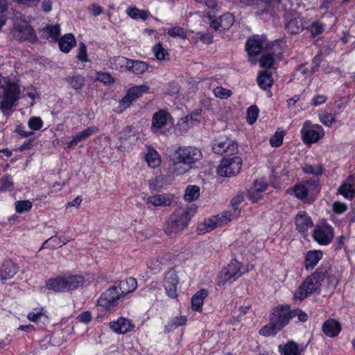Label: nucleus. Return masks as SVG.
Here are the masks:
<instances>
[{
	"label": "nucleus",
	"mask_w": 355,
	"mask_h": 355,
	"mask_svg": "<svg viewBox=\"0 0 355 355\" xmlns=\"http://www.w3.org/2000/svg\"><path fill=\"white\" fill-rule=\"evenodd\" d=\"M196 209L180 207L176 209L168 217L164 227L167 235L176 234L184 230L194 215Z\"/></svg>",
	"instance_id": "f257e3e1"
},
{
	"label": "nucleus",
	"mask_w": 355,
	"mask_h": 355,
	"mask_svg": "<svg viewBox=\"0 0 355 355\" xmlns=\"http://www.w3.org/2000/svg\"><path fill=\"white\" fill-rule=\"evenodd\" d=\"M94 281L93 276H82L78 275H58L49 279L46 282L47 288H64L92 286V282Z\"/></svg>",
	"instance_id": "f03ea898"
},
{
	"label": "nucleus",
	"mask_w": 355,
	"mask_h": 355,
	"mask_svg": "<svg viewBox=\"0 0 355 355\" xmlns=\"http://www.w3.org/2000/svg\"><path fill=\"white\" fill-rule=\"evenodd\" d=\"M19 89L14 83H10L8 80L0 75V98L1 106L3 110H9L17 100Z\"/></svg>",
	"instance_id": "7ed1b4c3"
},
{
	"label": "nucleus",
	"mask_w": 355,
	"mask_h": 355,
	"mask_svg": "<svg viewBox=\"0 0 355 355\" xmlns=\"http://www.w3.org/2000/svg\"><path fill=\"white\" fill-rule=\"evenodd\" d=\"M244 273L241 270V264L236 259H232L227 267L224 268L218 277L219 286H225L227 283L232 282Z\"/></svg>",
	"instance_id": "20e7f679"
},
{
	"label": "nucleus",
	"mask_w": 355,
	"mask_h": 355,
	"mask_svg": "<svg viewBox=\"0 0 355 355\" xmlns=\"http://www.w3.org/2000/svg\"><path fill=\"white\" fill-rule=\"evenodd\" d=\"M241 166L242 159L240 157H225L220 161L216 171L221 177L230 178L240 172Z\"/></svg>",
	"instance_id": "39448f33"
},
{
	"label": "nucleus",
	"mask_w": 355,
	"mask_h": 355,
	"mask_svg": "<svg viewBox=\"0 0 355 355\" xmlns=\"http://www.w3.org/2000/svg\"><path fill=\"white\" fill-rule=\"evenodd\" d=\"M12 34L14 39L20 42L28 40L35 43L37 41L35 31L26 21H15Z\"/></svg>",
	"instance_id": "423d86ee"
},
{
	"label": "nucleus",
	"mask_w": 355,
	"mask_h": 355,
	"mask_svg": "<svg viewBox=\"0 0 355 355\" xmlns=\"http://www.w3.org/2000/svg\"><path fill=\"white\" fill-rule=\"evenodd\" d=\"M303 141L306 144L317 142L324 135L322 126L318 124H312L310 121H306L301 129Z\"/></svg>",
	"instance_id": "0eeeda50"
},
{
	"label": "nucleus",
	"mask_w": 355,
	"mask_h": 355,
	"mask_svg": "<svg viewBox=\"0 0 355 355\" xmlns=\"http://www.w3.org/2000/svg\"><path fill=\"white\" fill-rule=\"evenodd\" d=\"M125 294L121 290H105L98 300V304L105 309H112Z\"/></svg>",
	"instance_id": "6e6552de"
},
{
	"label": "nucleus",
	"mask_w": 355,
	"mask_h": 355,
	"mask_svg": "<svg viewBox=\"0 0 355 355\" xmlns=\"http://www.w3.org/2000/svg\"><path fill=\"white\" fill-rule=\"evenodd\" d=\"M178 159H182V162L187 164L189 166L200 160L202 157L200 149L193 146H180L174 153Z\"/></svg>",
	"instance_id": "1a4fd4ad"
},
{
	"label": "nucleus",
	"mask_w": 355,
	"mask_h": 355,
	"mask_svg": "<svg viewBox=\"0 0 355 355\" xmlns=\"http://www.w3.org/2000/svg\"><path fill=\"white\" fill-rule=\"evenodd\" d=\"M212 149L216 154L234 155L238 151V145L226 136H220L212 142Z\"/></svg>",
	"instance_id": "9d476101"
},
{
	"label": "nucleus",
	"mask_w": 355,
	"mask_h": 355,
	"mask_svg": "<svg viewBox=\"0 0 355 355\" xmlns=\"http://www.w3.org/2000/svg\"><path fill=\"white\" fill-rule=\"evenodd\" d=\"M292 319V313L288 304L278 305L270 313V321H273L282 329Z\"/></svg>",
	"instance_id": "9b49d317"
},
{
	"label": "nucleus",
	"mask_w": 355,
	"mask_h": 355,
	"mask_svg": "<svg viewBox=\"0 0 355 355\" xmlns=\"http://www.w3.org/2000/svg\"><path fill=\"white\" fill-rule=\"evenodd\" d=\"M327 275V268L322 266L312 275L309 276L299 288H318Z\"/></svg>",
	"instance_id": "f8f14e48"
},
{
	"label": "nucleus",
	"mask_w": 355,
	"mask_h": 355,
	"mask_svg": "<svg viewBox=\"0 0 355 355\" xmlns=\"http://www.w3.org/2000/svg\"><path fill=\"white\" fill-rule=\"evenodd\" d=\"M312 236L320 245H327L334 238V230L330 226H320L314 230Z\"/></svg>",
	"instance_id": "ddd939ff"
},
{
	"label": "nucleus",
	"mask_w": 355,
	"mask_h": 355,
	"mask_svg": "<svg viewBox=\"0 0 355 355\" xmlns=\"http://www.w3.org/2000/svg\"><path fill=\"white\" fill-rule=\"evenodd\" d=\"M311 187H313V191L315 193H318L320 191L318 182L315 180H309L306 182L304 184H295L293 187L295 196L299 199L306 198Z\"/></svg>",
	"instance_id": "4468645a"
},
{
	"label": "nucleus",
	"mask_w": 355,
	"mask_h": 355,
	"mask_svg": "<svg viewBox=\"0 0 355 355\" xmlns=\"http://www.w3.org/2000/svg\"><path fill=\"white\" fill-rule=\"evenodd\" d=\"M172 121L173 119L168 111L159 110L153 115L151 128L157 130L162 129Z\"/></svg>",
	"instance_id": "2eb2a0df"
},
{
	"label": "nucleus",
	"mask_w": 355,
	"mask_h": 355,
	"mask_svg": "<svg viewBox=\"0 0 355 355\" xmlns=\"http://www.w3.org/2000/svg\"><path fill=\"white\" fill-rule=\"evenodd\" d=\"M267 45L265 38L259 36H253L247 40L245 49L250 56H256Z\"/></svg>",
	"instance_id": "dca6fc26"
},
{
	"label": "nucleus",
	"mask_w": 355,
	"mask_h": 355,
	"mask_svg": "<svg viewBox=\"0 0 355 355\" xmlns=\"http://www.w3.org/2000/svg\"><path fill=\"white\" fill-rule=\"evenodd\" d=\"M190 168V166L182 162V159H178V157L173 154L171 163L168 168V173L173 176H178L186 173Z\"/></svg>",
	"instance_id": "f3484780"
},
{
	"label": "nucleus",
	"mask_w": 355,
	"mask_h": 355,
	"mask_svg": "<svg viewBox=\"0 0 355 355\" xmlns=\"http://www.w3.org/2000/svg\"><path fill=\"white\" fill-rule=\"evenodd\" d=\"M110 327L116 334H126L135 328L131 320L125 318H119L115 321L110 322Z\"/></svg>",
	"instance_id": "a211bd4d"
},
{
	"label": "nucleus",
	"mask_w": 355,
	"mask_h": 355,
	"mask_svg": "<svg viewBox=\"0 0 355 355\" xmlns=\"http://www.w3.org/2000/svg\"><path fill=\"white\" fill-rule=\"evenodd\" d=\"M201 118V110H197L189 115L182 118L178 123V126L182 128L184 132L193 125L200 122Z\"/></svg>",
	"instance_id": "6ab92c4d"
},
{
	"label": "nucleus",
	"mask_w": 355,
	"mask_h": 355,
	"mask_svg": "<svg viewBox=\"0 0 355 355\" xmlns=\"http://www.w3.org/2000/svg\"><path fill=\"white\" fill-rule=\"evenodd\" d=\"M18 271V267L11 260L3 261L0 268V279L3 283L13 277Z\"/></svg>",
	"instance_id": "aec40b11"
},
{
	"label": "nucleus",
	"mask_w": 355,
	"mask_h": 355,
	"mask_svg": "<svg viewBox=\"0 0 355 355\" xmlns=\"http://www.w3.org/2000/svg\"><path fill=\"white\" fill-rule=\"evenodd\" d=\"M278 352L280 355H302L304 348L293 340L288 341L278 346Z\"/></svg>",
	"instance_id": "412c9836"
},
{
	"label": "nucleus",
	"mask_w": 355,
	"mask_h": 355,
	"mask_svg": "<svg viewBox=\"0 0 355 355\" xmlns=\"http://www.w3.org/2000/svg\"><path fill=\"white\" fill-rule=\"evenodd\" d=\"M172 201V195L169 193H163L149 196L146 200V204L154 207L170 206Z\"/></svg>",
	"instance_id": "4be33fe9"
},
{
	"label": "nucleus",
	"mask_w": 355,
	"mask_h": 355,
	"mask_svg": "<svg viewBox=\"0 0 355 355\" xmlns=\"http://www.w3.org/2000/svg\"><path fill=\"white\" fill-rule=\"evenodd\" d=\"M295 225L297 230L305 235L308 228L312 227L313 224L305 211H300L295 216Z\"/></svg>",
	"instance_id": "5701e85b"
},
{
	"label": "nucleus",
	"mask_w": 355,
	"mask_h": 355,
	"mask_svg": "<svg viewBox=\"0 0 355 355\" xmlns=\"http://www.w3.org/2000/svg\"><path fill=\"white\" fill-rule=\"evenodd\" d=\"M98 131V128L95 126L88 127L84 130L79 132L77 135L73 137V139L71 141L68 143V148H74L78 143L86 140L93 134L96 133Z\"/></svg>",
	"instance_id": "b1692460"
},
{
	"label": "nucleus",
	"mask_w": 355,
	"mask_h": 355,
	"mask_svg": "<svg viewBox=\"0 0 355 355\" xmlns=\"http://www.w3.org/2000/svg\"><path fill=\"white\" fill-rule=\"evenodd\" d=\"M221 225V221L219 220V215L214 216L204 223H200L197 227V232L198 234H204L207 232H211L218 226Z\"/></svg>",
	"instance_id": "393cba45"
},
{
	"label": "nucleus",
	"mask_w": 355,
	"mask_h": 355,
	"mask_svg": "<svg viewBox=\"0 0 355 355\" xmlns=\"http://www.w3.org/2000/svg\"><path fill=\"white\" fill-rule=\"evenodd\" d=\"M323 253L321 250H310L307 252L304 261V267L306 270L313 269L320 260L322 259Z\"/></svg>",
	"instance_id": "a878e982"
},
{
	"label": "nucleus",
	"mask_w": 355,
	"mask_h": 355,
	"mask_svg": "<svg viewBox=\"0 0 355 355\" xmlns=\"http://www.w3.org/2000/svg\"><path fill=\"white\" fill-rule=\"evenodd\" d=\"M340 325L335 320L330 319L327 320L322 325L324 334L329 337H335L340 331Z\"/></svg>",
	"instance_id": "bb28decb"
},
{
	"label": "nucleus",
	"mask_w": 355,
	"mask_h": 355,
	"mask_svg": "<svg viewBox=\"0 0 355 355\" xmlns=\"http://www.w3.org/2000/svg\"><path fill=\"white\" fill-rule=\"evenodd\" d=\"M58 44L60 51L67 53L76 44V40L73 34L67 33L58 40Z\"/></svg>",
	"instance_id": "cd10ccee"
},
{
	"label": "nucleus",
	"mask_w": 355,
	"mask_h": 355,
	"mask_svg": "<svg viewBox=\"0 0 355 355\" xmlns=\"http://www.w3.org/2000/svg\"><path fill=\"white\" fill-rule=\"evenodd\" d=\"M179 284V277L175 269L168 270L164 276L163 285L164 288H176Z\"/></svg>",
	"instance_id": "c85d7f7f"
},
{
	"label": "nucleus",
	"mask_w": 355,
	"mask_h": 355,
	"mask_svg": "<svg viewBox=\"0 0 355 355\" xmlns=\"http://www.w3.org/2000/svg\"><path fill=\"white\" fill-rule=\"evenodd\" d=\"M60 33V28L58 24L46 25L41 30V37L44 39L52 38L57 40Z\"/></svg>",
	"instance_id": "c756f323"
},
{
	"label": "nucleus",
	"mask_w": 355,
	"mask_h": 355,
	"mask_svg": "<svg viewBox=\"0 0 355 355\" xmlns=\"http://www.w3.org/2000/svg\"><path fill=\"white\" fill-rule=\"evenodd\" d=\"M148 69V65L144 61L130 60L128 63L127 71L135 74H142Z\"/></svg>",
	"instance_id": "7c9ffc66"
},
{
	"label": "nucleus",
	"mask_w": 355,
	"mask_h": 355,
	"mask_svg": "<svg viewBox=\"0 0 355 355\" xmlns=\"http://www.w3.org/2000/svg\"><path fill=\"white\" fill-rule=\"evenodd\" d=\"M207 296V290H200L191 298V308L199 311L202 309L205 298Z\"/></svg>",
	"instance_id": "2f4dec72"
},
{
	"label": "nucleus",
	"mask_w": 355,
	"mask_h": 355,
	"mask_svg": "<svg viewBox=\"0 0 355 355\" xmlns=\"http://www.w3.org/2000/svg\"><path fill=\"white\" fill-rule=\"evenodd\" d=\"M304 28L302 20L300 17L291 19L286 25V29L291 34H297Z\"/></svg>",
	"instance_id": "473e14b6"
},
{
	"label": "nucleus",
	"mask_w": 355,
	"mask_h": 355,
	"mask_svg": "<svg viewBox=\"0 0 355 355\" xmlns=\"http://www.w3.org/2000/svg\"><path fill=\"white\" fill-rule=\"evenodd\" d=\"M272 83L273 80L271 73L267 71H262L259 73L257 83L261 89L267 90L271 87Z\"/></svg>",
	"instance_id": "72a5a7b5"
},
{
	"label": "nucleus",
	"mask_w": 355,
	"mask_h": 355,
	"mask_svg": "<svg viewBox=\"0 0 355 355\" xmlns=\"http://www.w3.org/2000/svg\"><path fill=\"white\" fill-rule=\"evenodd\" d=\"M282 329L277 324H275L273 321H270V322L263 327H262L259 329V334L261 336L268 337L275 336L279 331H280Z\"/></svg>",
	"instance_id": "f704fd0d"
},
{
	"label": "nucleus",
	"mask_w": 355,
	"mask_h": 355,
	"mask_svg": "<svg viewBox=\"0 0 355 355\" xmlns=\"http://www.w3.org/2000/svg\"><path fill=\"white\" fill-rule=\"evenodd\" d=\"M137 281L134 277H128L124 280L115 282L109 288H137Z\"/></svg>",
	"instance_id": "c9c22d12"
},
{
	"label": "nucleus",
	"mask_w": 355,
	"mask_h": 355,
	"mask_svg": "<svg viewBox=\"0 0 355 355\" xmlns=\"http://www.w3.org/2000/svg\"><path fill=\"white\" fill-rule=\"evenodd\" d=\"M146 161L148 166L151 168H156L159 166L161 159L158 153L154 149H148V151L145 157Z\"/></svg>",
	"instance_id": "e433bc0d"
},
{
	"label": "nucleus",
	"mask_w": 355,
	"mask_h": 355,
	"mask_svg": "<svg viewBox=\"0 0 355 355\" xmlns=\"http://www.w3.org/2000/svg\"><path fill=\"white\" fill-rule=\"evenodd\" d=\"M187 318L186 316L175 317L171 320L168 324L165 326V331L170 332L179 327L186 324Z\"/></svg>",
	"instance_id": "4c0bfd02"
},
{
	"label": "nucleus",
	"mask_w": 355,
	"mask_h": 355,
	"mask_svg": "<svg viewBox=\"0 0 355 355\" xmlns=\"http://www.w3.org/2000/svg\"><path fill=\"white\" fill-rule=\"evenodd\" d=\"M126 12L129 17L132 19H141L145 21L148 17V12L144 10H140L136 7L128 8Z\"/></svg>",
	"instance_id": "58836bf2"
},
{
	"label": "nucleus",
	"mask_w": 355,
	"mask_h": 355,
	"mask_svg": "<svg viewBox=\"0 0 355 355\" xmlns=\"http://www.w3.org/2000/svg\"><path fill=\"white\" fill-rule=\"evenodd\" d=\"M129 61L130 59L123 56L115 57L110 60L111 67L116 70H121L123 67L127 69Z\"/></svg>",
	"instance_id": "ea45409f"
},
{
	"label": "nucleus",
	"mask_w": 355,
	"mask_h": 355,
	"mask_svg": "<svg viewBox=\"0 0 355 355\" xmlns=\"http://www.w3.org/2000/svg\"><path fill=\"white\" fill-rule=\"evenodd\" d=\"M200 196V189L198 186L196 185H190L187 187L184 193V199L186 201H193L196 199Z\"/></svg>",
	"instance_id": "a19ab883"
},
{
	"label": "nucleus",
	"mask_w": 355,
	"mask_h": 355,
	"mask_svg": "<svg viewBox=\"0 0 355 355\" xmlns=\"http://www.w3.org/2000/svg\"><path fill=\"white\" fill-rule=\"evenodd\" d=\"M66 80L75 89H82L85 82V78L79 75L69 76Z\"/></svg>",
	"instance_id": "79ce46f5"
},
{
	"label": "nucleus",
	"mask_w": 355,
	"mask_h": 355,
	"mask_svg": "<svg viewBox=\"0 0 355 355\" xmlns=\"http://www.w3.org/2000/svg\"><path fill=\"white\" fill-rule=\"evenodd\" d=\"M150 87L147 85H141L134 86L128 89L133 98L136 99L141 97L144 94L148 93Z\"/></svg>",
	"instance_id": "37998d69"
},
{
	"label": "nucleus",
	"mask_w": 355,
	"mask_h": 355,
	"mask_svg": "<svg viewBox=\"0 0 355 355\" xmlns=\"http://www.w3.org/2000/svg\"><path fill=\"white\" fill-rule=\"evenodd\" d=\"M153 51L159 60H165L168 57L167 50L163 47L160 42L153 46Z\"/></svg>",
	"instance_id": "c03bdc74"
},
{
	"label": "nucleus",
	"mask_w": 355,
	"mask_h": 355,
	"mask_svg": "<svg viewBox=\"0 0 355 355\" xmlns=\"http://www.w3.org/2000/svg\"><path fill=\"white\" fill-rule=\"evenodd\" d=\"M234 19L232 14L227 12L220 17V30L228 29L234 23Z\"/></svg>",
	"instance_id": "a18cd8bd"
},
{
	"label": "nucleus",
	"mask_w": 355,
	"mask_h": 355,
	"mask_svg": "<svg viewBox=\"0 0 355 355\" xmlns=\"http://www.w3.org/2000/svg\"><path fill=\"white\" fill-rule=\"evenodd\" d=\"M303 171L307 174H312L316 176L321 175L323 172V168L321 165H311V164H305L302 168Z\"/></svg>",
	"instance_id": "49530a36"
},
{
	"label": "nucleus",
	"mask_w": 355,
	"mask_h": 355,
	"mask_svg": "<svg viewBox=\"0 0 355 355\" xmlns=\"http://www.w3.org/2000/svg\"><path fill=\"white\" fill-rule=\"evenodd\" d=\"M338 192L345 198L352 199L355 195V189L354 187L341 184L338 189Z\"/></svg>",
	"instance_id": "de8ad7c7"
},
{
	"label": "nucleus",
	"mask_w": 355,
	"mask_h": 355,
	"mask_svg": "<svg viewBox=\"0 0 355 355\" xmlns=\"http://www.w3.org/2000/svg\"><path fill=\"white\" fill-rule=\"evenodd\" d=\"M259 115V109L256 105H252L247 110V116L246 120L247 122L252 125L253 124L257 119Z\"/></svg>",
	"instance_id": "09e8293b"
},
{
	"label": "nucleus",
	"mask_w": 355,
	"mask_h": 355,
	"mask_svg": "<svg viewBox=\"0 0 355 355\" xmlns=\"http://www.w3.org/2000/svg\"><path fill=\"white\" fill-rule=\"evenodd\" d=\"M213 92L215 96L220 99H227L232 94V92L230 89L224 88L220 86L214 88Z\"/></svg>",
	"instance_id": "8fccbe9b"
},
{
	"label": "nucleus",
	"mask_w": 355,
	"mask_h": 355,
	"mask_svg": "<svg viewBox=\"0 0 355 355\" xmlns=\"http://www.w3.org/2000/svg\"><path fill=\"white\" fill-rule=\"evenodd\" d=\"M33 205L30 200H19L15 202V209L17 213H23L31 210Z\"/></svg>",
	"instance_id": "3c124183"
},
{
	"label": "nucleus",
	"mask_w": 355,
	"mask_h": 355,
	"mask_svg": "<svg viewBox=\"0 0 355 355\" xmlns=\"http://www.w3.org/2000/svg\"><path fill=\"white\" fill-rule=\"evenodd\" d=\"M96 80L104 83L105 85H111L115 83V79L107 72H97Z\"/></svg>",
	"instance_id": "603ef678"
},
{
	"label": "nucleus",
	"mask_w": 355,
	"mask_h": 355,
	"mask_svg": "<svg viewBox=\"0 0 355 355\" xmlns=\"http://www.w3.org/2000/svg\"><path fill=\"white\" fill-rule=\"evenodd\" d=\"M318 116L320 122L328 127H330L336 121L334 116L327 112H321Z\"/></svg>",
	"instance_id": "864d4df0"
},
{
	"label": "nucleus",
	"mask_w": 355,
	"mask_h": 355,
	"mask_svg": "<svg viewBox=\"0 0 355 355\" xmlns=\"http://www.w3.org/2000/svg\"><path fill=\"white\" fill-rule=\"evenodd\" d=\"M270 50L268 53H271L274 58H281L282 55V49L278 43H272L266 46Z\"/></svg>",
	"instance_id": "5fc2aeb1"
},
{
	"label": "nucleus",
	"mask_w": 355,
	"mask_h": 355,
	"mask_svg": "<svg viewBox=\"0 0 355 355\" xmlns=\"http://www.w3.org/2000/svg\"><path fill=\"white\" fill-rule=\"evenodd\" d=\"M274 60L271 53H266L259 60L260 66L263 68H270L273 64Z\"/></svg>",
	"instance_id": "6e6d98bb"
},
{
	"label": "nucleus",
	"mask_w": 355,
	"mask_h": 355,
	"mask_svg": "<svg viewBox=\"0 0 355 355\" xmlns=\"http://www.w3.org/2000/svg\"><path fill=\"white\" fill-rule=\"evenodd\" d=\"M284 131H277L270 138V144L272 147H279L283 143Z\"/></svg>",
	"instance_id": "4d7b16f0"
},
{
	"label": "nucleus",
	"mask_w": 355,
	"mask_h": 355,
	"mask_svg": "<svg viewBox=\"0 0 355 355\" xmlns=\"http://www.w3.org/2000/svg\"><path fill=\"white\" fill-rule=\"evenodd\" d=\"M49 241L53 243L52 247L54 248H60L69 242V240L67 239L66 238H58L56 236H51L44 243L42 248H44V245L46 244Z\"/></svg>",
	"instance_id": "13d9d810"
},
{
	"label": "nucleus",
	"mask_w": 355,
	"mask_h": 355,
	"mask_svg": "<svg viewBox=\"0 0 355 355\" xmlns=\"http://www.w3.org/2000/svg\"><path fill=\"white\" fill-rule=\"evenodd\" d=\"M168 34L173 37H180L182 39H185L187 37L186 33L184 29L180 26H175L172 28H170L168 31Z\"/></svg>",
	"instance_id": "bf43d9fd"
},
{
	"label": "nucleus",
	"mask_w": 355,
	"mask_h": 355,
	"mask_svg": "<svg viewBox=\"0 0 355 355\" xmlns=\"http://www.w3.org/2000/svg\"><path fill=\"white\" fill-rule=\"evenodd\" d=\"M42 125L43 122L40 117L33 116L28 121V126L33 130H40L42 127Z\"/></svg>",
	"instance_id": "052dcab7"
},
{
	"label": "nucleus",
	"mask_w": 355,
	"mask_h": 355,
	"mask_svg": "<svg viewBox=\"0 0 355 355\" xmlns=\"http://www.w3.org/2000/svg\"><path fill=\"white\" fill-rule=\"evenodd\" d=\"M77 58L79 60L82 61V62H87V61H88L87 53V46H86V45L83 42H81L79 44L78 53V55H77Z\"/></svg>",
	"instance_id": "680f3d73"
},
{
	"label": "nucleus",
	"mask_w": 355,
	"mask_h": 355,
	"mask_svg": "<svg viewBox=\"0 0 355 355\" xmlns=\"http://www.w3.org/2000/svg\"><path fill=\"white\" fill-rule=\"evenodd\" d=\"M267 187V183L262 179L255 180L252 186L254 188L253 191H257L261 193L266 189Z\"/></svg>",
	"instance_id": "e2e57ef3"
},
{
	"label": "nucleus",
	"mask_w": 355,
	"mask_h": 355,
	"mask_svg": "<svg viewBox=\"0 0 355 355\" xmlns=\"http://www.w3.org/2000/svg\"><path fill=\"white\" fill-rule=\"evenodd\" d=\"M253 190H254V188L252 187H250L247 191V195H248L249 199L252 202H257L259 200L262 198V193L259 191H253Z\"/></svg>",
	"instance_id": "0e129e2a"
},
{
	"label": "nucleus",
	"mask_w": 355,
	"mask_h": 355,
	"mask_svg": "<svg viewBox=\"0 0 355 355\" xmlns=\"http://www.w3.org/2000/svg\"><path fill=\"white\" fill-rule=\"evenodd\" d=\"M134 100L135 99L133 98V96H132L131 94L128 90L126 95L120 101V105L125 109L129 107Z\"/></svg>",
	"instance_id": "69168bd1"
},
{
	"label": "nucleus",
	"mask_w": 355,
	"mask_h": 355,
	"mask_svg": "<svg viewBox=\"0 0 355 355\" xmlns=\"http://www.w3.org/2000/svg\"><path fill=\"white\" fill-rule=\"evenodd\" d=\"M310 32L313 36H316L323 32V26L320 23H313L309 28Z\"/></svg>",
	"instance_id": "338daca9"
},
{
	"label": "nucleus",
	"mask_w": 355,
	"mask_h": 355,
	"mask_svg": "<svg viewBox=\"0 0 355 355\" xmlns=\"http://www.w3.org/2000/svg\"><path fill=\"white\" fill-rule=\"evenodd\" d=\"M347 205L343 202L336 201L333 204V210L338 214H343L347 210Z\"/></svg>",
	"instance_id": "774afa93"
}]
</instances>
